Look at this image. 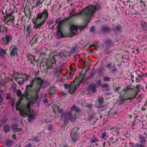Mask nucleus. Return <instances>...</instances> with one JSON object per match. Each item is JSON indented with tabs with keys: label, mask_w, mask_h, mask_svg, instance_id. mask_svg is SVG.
<instances>
[{
	"label": "nucleus",
	"mask_w": 147,
	"mask_h": 147,
	"mask_svg": "<svg viewBox=\"0 0 147 147\" xmlns=\"http://www.w3.org/2000/svg\"><path fill=\"white\" fill-rule=\"evenodd\" d=\"M100 9V6L99 5L96 3L94 6L92 5L86 7L80 13L74 14L70 16H77L82 15L85 19L89 20L96 11Z\"/></svg>",
	"instance_id": "obj_1"
},
{
	"label": "nucleus",
	"mask_w": 147,
	"mask_h": 147,
	"mask_svg": "<svg viewBox=\"0 0 147 147\" xmlns=\"http://www.w3.org/2000/svg\"><path fill=\"white\" fill-rule=\"evenodd\" d=\"M23 98H20L18 100L17 102L16 103V109L20 111V113L22 117H26L27 116L31 118H33V115L31 113V111L30 109V105L31 103H28L27 105V109H20V104L22 99Z\"/></svg>",
	"instance_id": "obj_2"
},
{
	"label": "nucleus",
	"mask_w": 147,
	"mask_h": 147,
	"mask_svg": "<svg viewBox=\"0 0 147 147\" xmlns=\"http://www.w3.org/2000/svg\"><path fill=\"white\" fill-rule=\"evenodd\" d=\"M87 25V24H86L85 26H76L72 25L71 26L69 29L71 32L75 35L83 30Z\"/></svg>",
	"instance_id": "obj_3"
},
{
	"label": "nucleus",
	"mask_w": 147,
	"mask_h": 147,
	"mask_svg": "<svg viewBox=\"0 0 147 147\" xmlns=\"http://www.w3.org/2000/svg\"><path fill=\"white\" fill-rule=\"evenodd\" d=\"M48 16V13L47 11L46 10H45L42 13H38L36 15V18L35 20V22H38L42 18L43 19L41 21H43L44 22Z\"/></svg>",
	"instance_id": "obj_4"
},
{
	"label": "nucleus",
	"mask_w": 147,
	"mask_h": 147,
	"mask_svg": "<svg viewBox=\"0 0 147 147\" xmlns=\"http://www.w3.org/2000/svg\"><path fill=\"white\" fill-rule=\"evenodd\" d=\"M56 60L54 57L52 58L51 59H49L46 62L47 69H55L57 67L56 64Z\"/></svg>",
	"instance_id": "obj_5"
},
{
	"label": "nucleus",
	"mask_w": 147,
	"mask_h": 147,
	"mask_svg": "<svg viewBox=\"0 0 147 147\" xmlns=\"http://www.w3.org/2000/svg\"><path fill=\"white\" fill-rule=\"evenodd\" d=\"M34 83H36L38 85V86H42L43 84V80L40 78H34L30 82V84L26 86L27 89L28 90L30 87V88L32 87L33 86V85Z\"/></svg>",
	"instance_id": "obj_6"
},
{
	"label": "nucleus",
	"mask_w": 147,
	"mask_h": 147,
	"mask_svg": "<svg viewBox=\"0 0 147 147\" xmlns=\"http://www.w3.org/2000/svg\"><path fill=\"white\" fill-rule=\"evenodd\" d=\"M78 129L77 128H73L71 132V137L72 142H75L79 139L78 135Z\"/></svg>",
	"instance_id": "obj_7"
},
{
	"label": "nucleus",
	"mask_w": 147,
	"mask_h": 147,
	"mask_svg": "<svg viewBox=\"0 0 147 147\" xmlns=\"http://www.w3.org/2000/svg\"><path fill=\"white\" fill-rule=\"evenodd\" d=\"M18 47L17 45L13 44L11 45L9 49L10 54L12 57H15L18 56Z\"/></svg>",
	"instance_id": "obj_8"
},
{
	"label": "nucleus",
	"mask_w": 147,
	"mask_h": 147,
	"mask_svg": "<svg viewBox=\"0 0 147 147\" xmlns=\"http://www.w3.org/2000/svg\"><path fill=\"white\" fill-rule=\"evenodd\" d=\"M12 37L10 35H6L4 37H3L2 39L3 41L4 45H7L9 43L11 40Z\"/></svg>",
	"instance_id": "obj_9"
},
{
	"label": "nucleus",
	"mask_w": 147,
	"mask_h": 147,
	"mask_svg": "<svg viewBox=\"0 0 147 147\" xmlns=\"http://www.w3.org/2000/svg\"><path fill=\"white\" fill-rule=\"evenodd\" d=\"M77 84L75 83L71 82L69 85V90L68 92L70 94H72L74 92L75 90L76 89V86Z\"/></svg>",
	"instance_id": "obj_10"
},
{
	"label": "nucleus",
	"mask_w": 147,
	"mask_h": 147,
	"mask_svg": "<svg viewBox=\"0 0 147 147\" xmlns=\"http://www.w3.org/2000/svg\"><path fill=\"white\" fill-rule=\"evenodd\" d=\"M110 131L113 136H118L119 134V129L117 127L111 128L110 129Z\"/></svg>",
	"instance_id": "obj_11"
},
{
	"label": "nucleus",
	"mask_w": 147,
	"mask_h": 147,
	"mask_svg": "<svg viewBox=\"0 0 147 147\" xmlns=\"http://www.w3.org/2000/svg\"><path fill=\"white\" fill-rule=\"evenodd\" d=\"M70 115H71V112H69L67 113H65L64 115L62 114L61 115L62 119L65 120V121H67L69 119Z\"/></svg>",
	"instance_id": "obj_12"
},
{
	"label": "nucleus",
	"mask_w": 147,
	"mask_h": 147,
	"mask_svg": "<svg viewBox=\"0 0 147 147\" xmlns=\"http://www.w3.org/2000/svg\"><path fill=\"white\" fill-rule=\"evenodd\" d=\"M61 23H60L59 24V26H61ZM60 26H59V27H58V31L56 32V34L58 38H63V37L62 33L60 30Z\"/></svg>",
	"instance_id": "obj_13"
},
{
	"label": "nucleus",
	"mask_w": 147,
	"mask_h": 147,
	"mask_svg": "<svg viewBox=\"0 0 147 147\" xmlns=\"http://www.w3.org/2000/svg\"><path fill=\"white\" fill-rule=\"evenodd\" d=\"M12 129L15 132L22 131V128H19L18 125L17 124H14L12 126Z\"/></svg>",
	"instance_id": "obj_14"
},
{
	"label": "nucleus",
	"mask_w": 147,
	"mask_h": 147,
	"mask_svg": "<svg viewBox=\"0 0 147 147\" xmlns=\"http://www.w3.org/2000/svg\"><path fill=\"white\" fill-rule=\"evenodd\" d=\"M22 77L24 78L25 81L29 80L31 82L33 78L30 75H27L26 74H22Z\"/></svg>",
	"instance_id": "obj_15"
},
{
	"label": "nucleus",
	"mask_w": 147,
	"mask_h": 147,
	"mask_svg": "<svg viewBox=\"0 0 147 147\" xmlns=\"http://www.w3.org/2000/svg\"><path fill=\"white\" fill-rule=\"evenodd\" d=\"M27 57L32 63L34 64L35 63V58L32 55L30 54H28L27 56Z\"/></svg>",
	"instance_id": "obj_16"
},
{
	"label": "nucleus",
	"mask_w": 147,
	"mask_h": 147,
	"mask_svg": "<svg viewBox=\"0 0 147 147\" xmlns=\"http://www.w3.org/2000/svg\"><path fill=\"white\" fill-rule=\"evenodd\" d=\"M102 31L105 33H109L111 31V29L110 27L108 26H105L102 28Z\"/></svg>",
	"instance_id": "obj_17"
},
{
	"label": "nucleus",
	"mask_w": 147,
	"mask_h": 147,
	"mask_svg": "<svg viewBox=\"0 0 147 147\" xmlns=\"http://www.w3.org/2000/svg\"><path fill=\"white\" fill-rule=\"evenodd\" d=\"M140 24L143 29L145 30H147V22L144 20H141Z\"/></svg>",
	"instance_id": "obj_18"
},
{
	"label": "nucleus",
	"mask_w": 147,
	"mask_h": 147,
	"mask_svg": "<svg viewBox=\"0 0 147 147\" xmlns=\"http://www.w3.org/2000/svg\"><path fill=\"white\" fill-rule=\"evenodd\" d=\"M44 23L43 21H41L40 23H38V22H35V21H34V28H40L42 25Z\"/></svg>",
	"instance_id": "obj_19"
},
{
	"label": "nucleus",
	"mask_w": 147,
	"mask_h": 147,
	"mask_svg": "<svg viewBox=\"0 0 147 147\" xmlns=\"http://www.w3.org/2000/svg\"><path fill=\"white\" fill-rule=\"evenodd\" d=\"M89 90L92 92H95L96 90V85L94 84H92L89 86L88 87Z\"/></svg>",
	"instance_id": "obj_20"
},
{
	"label": "nucleus",
	"mask_w": 147,
	"mask_h": 147,
	"mask_svg": "<svg viewBox=\"0 0 147 147\" xmlns=\"http://www.w3.org/2000/svg\"><path fill=\"white\" fill-rule=\"evenodd\" d=\"M16 94L20 98H22L23 96H24V94H22V92L20 89L17 90Z\"/></svg>",
	"instance_id": "obj_21"
},
{
	"label": "nucleus",
	"mask_w": 147,
	"mask_h": 147,
	"mask_svg": "<svg viewBox=\"0 0 147 147\" xmlns=\"http://www.w3.org/2000/svg\"><path fill=\"white\" fill-rule=\"evenodd\" d=\"M138 136L141 141V142H145L146 138L144 137L142 135L140 134H138Z\"/></svg>",
	"instance_id": "obj_22"
},
{
	"label": "nucleus",
	"mask_w": 147,
	"mask_h": 147,
	"mask_svg": "<svg viewBox=\"0 0 147 147\" xmlns=\"http://www.w3.org/2000/svg\"><path fill=\"white\" fill-rule=\"evenodd\" d=\"M69 119L71 122H73L76 119V117L75 114H72L71 113V115H70Z\"/></svg>",
	"instance_id": "obj_23"
},
{
	"label": "nucleus",
	"mask_w": 147,
	"mask_h": 147,
	"mask_svg": "<svg viewBox=\"0 0 147 147\" xmlns=\"http://www.w3.org/2000/svg\"><path fill=\"white\" fill-rule=\"evenodd\" d=\"M9 127L8 125L6 124L3 127L4 131L7 133L9 131Z\"/></svg>",
	"instance_id": "obj_24"
},
{
	"label": "nucleus",
	"mask_w": 147,
	"mask_h": 147,
	"mask_svg": "<svg viewBox=\"0 0 147 147\" xmlns=\"http://www.w3.org/2000/svg\"><path fill=\"white\" fill-rule=\"evenodd\" d=\"M6 54V51L5 50L2 49H0V56L3 57Z\"/></svg>",
	"instance_id": "obj_25"
},
{
	"label": "nucleus",
	"mask_w": 147,
	"mask_h": 147,
	"mask_svg": "<svg viewBox=\"0 0 147 147\" xmlns=\"http://www.w3.org/2000/svg\"><path fill=\"white\" fill-rule=\"evenodd\" d=\"M59 69H55L54 71L53 74L57 76L60 73L61 70L60 69L61 68H59Z\"/></svg>",
	"instance_id": "obj_26"
},
{
	"label": "nucleus",
	"mask_w": 147,
	"mask_h": 147,
	"mask_svg": "<svg viewBox=\"0 0 147 147\" xmlns=\"http://www.w3.org/2000/svg\"><path fill=\"white\" fill-rule=\"evenodd\" d=\"M43 1L41 0H38L36 3V5L38 7H40L42 4Z\"/></svg>",
	"instance_id": "obj_27"
},
{
	"label": "nucleus",
	"mask_w": 147,
	"mask_h": 147,
	"mask_svg": "<svg viewBox=\"0 0 147 147\" xmlns=\"http://www.w3.org/2000/svg\"><path fill=\"white\" fill-rule=\"evenodd\" d=\"M98 142V140L96 138L94 137L93 138H91L90 139V143L91 144H93Z\"/></svg>",
	"instance_id": "obj_28"
},
{
	"label": "nucleus",
	"mask_w": 147,
	"mask_h": 147,
	"mask_svg": "<svg viewBox=\"0 0 147 147\" xmlns=\"http://www.w3.org/2000/svg\"><path fill=\"white\" fill-rule=\"evenodd\" d=\"M95 76V71L94 69L92 70L90 72L89 78H92Z\"/></svg>",
	"instance_id": "obj_29"
},
{
	"label": "nucleus",
	"mask_w": 147,
	"mask_h": 147,
	"mask_svg": "<svg viewBox=\"0 0 147 147\" xmlns=\"http://www.w3.org/2000/svg\"><path fill=\"white\" fill-rule=\"evenodd\" d=\"M108 136V134L104 132L102 134V138L105 140H106Z\"/></svg>",
	"instance_id": "obj_30"
},
{
	"label": "nucleus",
	"mask_w": 147,
	"mask_h": 147,
	"mask_svg": "<svg viewBox=\"0 0 147 147\" xmlns=\"http://www.w3.org/2000/svg\"><path fill=\"white\" fill-rule=\"evenodd\" d=\"M71 110L74 111L75 112H78L79 111L78 108L75 105H73L71 108Z\"/></svg>",
	"instance_id": "obj_31"
},
{
	"label": "nucleus",
	"mask_w": 147,
	"mask_h": 147,
	"mask_svg": "<svg viewBox=\"0 0 147 147\" xmlns=\"http://www.w3.org/2000/svg\"><path fill=\"white\" fill-rule=\"evenodd\" d=\"M110 71L112 73H115L116 72V69L115 67V64H114L112 66L111 70H110Z\"/></svg>",
	"instance_id": "obj_32"
},
{
	"label": "nucleus",
	"mask_w": 147,
	"mask_h": 147,
	"mask_svg": "<svg viewBox=\"0 0 147 147\" xmlns=\"http://www.w3.org/2000/svg\"><path fill=\"white\" fill-rule=\"evenodd\" d=\"M41 86H37L35 88L34 91L35 92L36 94H37L39 91L40 90L41 88Z\"/></svg>",
	"instance_id": "obj_33"
},
{
	"label": "nucleus",
	"mask_w": 147,
	"mask_h": 147,
	"mask_svg": "<svg viewBox=\"0 0 147 147\" xmlns=\"http://www.w3.org/2000/svg\"><path fill=\"white\" fill-rule=\"evenodd\" d=\"M112 41L110 40H108L105 42V44L106 45H110L112 43Z\"/></svg>",
	"instance_id": "obj_34"
},
{
	"label": "nucleus",
	"mask_w": 147,
	"mask_h": 147,
	"mask_svg": "<svg viewBox=\"0 0 147 147\" xmlns=\"http://www.w3.org/2000/svg\"><path fill=\"white\" fill-rule=\"evenodd\" d=\"M144 76L143 74L141 72H140V73L137 75V77L138 78H139L140 79H141V80L142 79V77Z\"/></svg>",
	"instance_id": "obj_35"
},
{
	"label": "nucleus",
	"mask_w": 147,
	"mask_h": 147,
	"mask_svg": "<svg viewBox=\"0 0 147 147\" xmlns=\"http://www.w3.org/2000/svg\"><path fill=\"white\" fill-rule=\"evenodd\" d=\"M133 147H144V145L137 143L133 146Z\"/></svg>",
	"instance_id": "obj_36"
},
{
	"label": "nucleus",
	"mask_w": 147,
	"mask_h": 147,
	"mask_svg": "<svg viewBox=\"0 0 147 147\" xmlns=\"http://www.w3.org/2000/svg\"><path fill=\"white\" fill-rule=\"evenodd\" d=\"M110 78L109 77L105 76L103 78V80L104 81L109 82L110 81Z\"/></svg>",
	"instance_id": "obj_37"
},
{
	"label": "nucleus",
	"mask_w": 147,
	"mask_h": 147,
	"mask_svg": "<svg viewBox=\"0 0 147 147\" xmlns=\"http://www.w3.org/2000/svg\"><path fill=\"white\" fill-rule=\"evenodd\" d=\"M14 17L13 16L10 15L7 18V20H13L14 19Z\"/></svg>",
	"instance_id": "obj_38"
},
{
	"label": "nucleus",
	"mask_w": 147,
	"mask_h": 147,
	"mask_svg": "<svg viewBox=\"0 0 147 147\" xmlns=\"http://www.w3.org/2000/svg\"><path fill=\"white\" fill-rule=\"evenodd\" d=\"M98 101L100 103H102L103 102V98L102 97L99 98H98Z\"/></svg>",
	"instance_id": "obj_39"
},
{
	"label": "nucleus",
	"mask_w": 147,
	"mask_h": 147,
	"mask_svg": "<svg viewBox=\"0 0 147 147\" xmlns=\"http://www.w3.org/2000/svg\"><path fill=\"white\" fill-rule=\"evenodd\" d=\"M111 64V63H108L107 65V67L109 69L110 71V70H111V68H112Z\"/></svg>",
	"instance_id": "obj_40"
},
{
	"label": "nucleus",
	"mask_w": 147,
	"mask_h": 147,
	"mask_svg": "<svg viewBox=\"0 0 147 147\" xmlns=\"http://www.w3.org/2000/svg\"><path fill=\"white\" fill-rule=\"evenodd\" d=\"M61 20V18L60 17L56 19L55 22L56 23H59Z\"/></svg>",
	"instance_id": "obj_41"
},
{
	"label": "nucleus",
	"mask_w": 147,
	"mask_h": 147,
	"mask_svg": "<svg viewBox=\"0 0 147 147\" xmlns=\"http://www.w3.org/2000/svg\"><path fill=\"white\" fill-rule=\"evenodd\" d=\"M76 11V9L75 8H73L71 9L70 12L69 13V15H71L74 12Z\"/></svg>",
	"instance_id": "obj_42"
},
{
	"label": "nucleus",
	"mask_w": 147,
	"mask_h": 147,
	"mask_svg": "<svg viewBox=\"0 0 147 147\" xmlns=\"http://www.w3.org/2000/svg\"><path fill=\"white\" fill-rule=\"evenodd\" d=\"M95 27L94 26H92L90 29V32H93L95 30Z\"/></svg>",
	"instance_id": "obj_43"
},
{
	"label": "nucleus",
	"mask_w": 147,
	"mask_h": 147,
	"mask_svg": "<svg viewBox=\"0 0 147 147\" xmlns=\"http://www.w3.org/2000/svg\"><path fill=\"white\" fill-rule=\"evenodd\" d=\"M24 81H25V80L24 78H23V80L19 81L18 83L20 84H24Z\"/></svg>",
	"instance_id": "obj_44"
},
{
	"label": "nucleus",
	"mask_w": 147,
	"mask_h": 147,
	"mask_svg": "<svg viewBox=\"0 0 147 147\" xmlns=\"http://www.w3.org/2000/svg\"><path fill=\"white\" fill-rule=\"evenodd\" d=\"M58 112L60 114H62L63 112V110L61 109H58Z\"/></svg>",
	"instance_id": "obj_45"
},
{
	"label": "nucleus",
	"mask_w": 147,
	"mask_h": 147,
	"mask_svg": "<svg viewBox=\"0 0 147 147\" xmlns=\"http://www.w3.org/2000/svg\"><path fill=\"white\" fill-rule=\"evenodd\" d=\"M108 86V84H102L101 86L102 88H104L107 87Z\"/></svg>",
	"instance_id": "obj_46"
},
{
	"label": "nucleus",
	"mask_w": 147,
	"mask_h": 147,
	"mask_svg": "<svg viewBox=\"0 0 147 147\" xmlns=\"http://www.w3.org/2000/svg\"><path fill=\"white\" fill-rule=\"evenodd\" d=\"M121 26H117L116 27V29L117 30H120L121 28Z\"/></svg>",
	"instance_id": "obj_47"
},
{
	"label": "nucleus",
	"mask_w": 147,
	"mask_h": 147,
	"mask_svg": "<svg viewBox=\"0 0 147 147\" xmlns=\"http://www.w3.org/2000/svg\"><path fill=\"white\" fill-rule=\"evenodd\" d=\"M39 73V72L38 71L35 72L34 73L33 75H34L35 76H38Z\"/></svg>",
	"instance_id": "obj_48"
},
{
	"label": "nucleus",
	"mask_w": 147,
	"mask_h": 147,
	"mask_svg": "<svg viewBox=\"0 0 147 147\" xmlns=\"http://www.w3.org/2000/svg\"><path fill=\"white\" fill-rule=\"evenodd\" d=\"M126 100V99H124V98H121V99L120 100V103H121V104H123L124 101L125 100Z\"/></svg>",
	"instance_id": "obj_49"
},
{
	"label": "nucleus",
	"mask_w": 147,
	"mask_h": 147,
	"mask_svg": "<svg viewBox=\"0 0 147 147\" xmlns=\"http://www.w3.org/2000/svg\"><path fill=\"white\" fill-rule=\"evenodd\" d=\"M3 99L1 95L0 94V103H1V102L3 100Z\"/></svg>",
	"instance_id": "obj_50"
},
{
	"label": "nucleus",
	"mask_w": 147,
	"mask_h": 147,
	"mask_svg": "<svg viewBox=\"0 0 147 147\" xmlns=\"http://www.w3.org/2000/svg\"><path fill=\"white\" fill-rule=\"evenodd\" d=\"M47 23L49 24H52L53 23V21L52 20H49L47 22Z\"/></svg>",
	"instance_id": "obj_51"
},
{
	"label": "nucleus",
	"mask_w": 147,
	"mask_h": 147,
	"mask_svg": "<svg viewBox=\"0 0 147 147\" xmlns=\"http://www.w3.org/2000/svg\"><path fill=\"white\" fill-rule=\"evenodd\" d=\"M69 87V85L67 84H66L64 85V87L66 89H68Z\"/></svg>",
	"instance_id": "obj_52"
},
{
	"label": "nucleus",
	"mask_w": 147,
	"mask_h": 147,
	"mask_svg": "<svg viewBox=\"0 0 147 147\" xmlns=\"http://www.w3.org/2000/svg\"><path fill=\"white\" fill-rule=\"evenodd\" d=\"M136 82L137 83L139 82H140V80H141V79H140L139 78H138L137 77H136Z\"/></svg>",
	"instance_id": "obj_53"
},
{
	"label": "nucleus",
	"mask_w": 147,
	"mask_h": 147,
	"mask_svg": "<svg viewBox=\"0 0 147 147\" xmlns=\"http://www.w3.org/2000/svg\"><path fill=\"white\" fill-rule=\"evenodd\" d=\"M136 51H132V52L134 53H134H135L136 54H138L139 52V50L138 49H137L136 50Z\"/></svg>",
	"instance_id": "obj_54"
},
{
	"label": "nucleus",
	"mask_w": 147,
	"mask_h": 147,
	"mask_svg": "<svg viewBox=\"0 0 147 147\" xmlns=\"http://www.w3.org/2000/svg\"><path fill=\"white\" fill-rule=\"evenodd\" d=\"M121 88V87L120 86H118L115 89V91L116 92H118L119 90V89Z\"/></svg>",
	"instance_id": "obj_55"
},
{
	"label": "nucleus",
	"mask_w": 147,
	"mask_h": 147,
	"mask_svg": "<svg viewBox=\"0 0 147 147\" xmlns=\"http://www.w3.org/2000/svg\"><path fill=\"white\" fill-rule=\"evenodd\" d=\"M52 126L51 125H49L48 126V129L49 130H52Z\"/></svg>",
	"instance_id": "obj_56"
},
{
	"label": "nucleus",
	"mask_w": 147,
	"mask_h": 147,
	"mask_svg": "<svg viewBox=\"0 0 147 147\" xmlns=\"http://www.w3.org/2000/svg\"><path fill=\"white\" fill-rule=\"evenodd\" d=\"M32 145L30 143H29L27 145L25 146V147H31Z\"/></svg>",
	"instance_id": "obj_57"
},
{
	"label": "nucleus",
	"mask_w": 147,
	"mask_h": 147,
	"mask_svg": "<svg viewBox=\"0 0 147 147\" xmlns=\"http://www.w3.org/2000/svg\"><path fill=\"white\" fill-rule=\"evenodd\" d=\"M12 137L14 139H16V136L15 134H13L12 135Z\"/></svg>",
	"instance_id": "obj_58"
},
{
	"label": "nucleus",
	"mask_w": 147,
	"mask_h": 147,
	"mask_svg": "<svg viewBox=\"0 0 147 147\" xmlns=\"http://www.w3.org/2000/svg\"><path fill=\"white\" fill-rule=\"evenodd\" d=\"M83 77L82 76L81 80L79 78L78 81L79 82H79V83H78V84H79L80 83V82H81L83 80Z\"/></svg>",
	"instance_id": "obj_59"
},
{
	"label": "nucleus",
	"mask_w": 147,
	"mask_h": 147,
	"mask_svg": "<svg viewBox=\"0 0 147 147\" xmlns=\"http://www.w3.org/2000/svg\"><path fill=\"white\" fill-rule=\"evenodd\" d=\"M140 84H137L136 86V87L137 89H138L140 87Z\"/></svg>",
	"instance_id": "obj_60"
},
{
	"label": "nucleus",
	"mask_w": 147,
	"mask_h": 147,
	"mask_svg": "<svg viewBox=\"0 0 147 147\" xmlns=\"http://www.w3.org/2000/svg\"><path fill=\"white\" fill-rule=\"evenodd\" d=\"M43 101L45 103H47L48 102L46 98L43 99Z\"/></svg>",
	"instance_id": "obj_61"
},
{
	"label": "nucleus",
	"mask_w": 147,
	"mask_h": 147,
	"mask_svg": "<svg viewBox=\"0 0 147 147\" xmlns=\"http://www.w3.org/2000/svg\"><path fill=\"white\" fill-rule=\"evenodd\" d=\"M109 140L110 142H112L113 140V137H111L110 138Z\"/></svg>",
	"instance_id": "obj_62"
},
{
	"label": "nucleus",
	"mask_w": 147,
	"mask_h": 147,
	"mask_svg": "<svg viewBox=\"0 0 147 147\" xmlns=\"http://www.w3.org/2000/svg\"><path fill=\"white\" fill-rule=\"evenodd\" d=\"M131 89L130 88H129L128 87H126L125 88L124 90H128V89Z\"/></svg>",
	"instance_id": "obj_63"
},
{
	"label": "nucleus",
	"mask_w": 147,
	"mask_h": 147,
	"mask_svg": "<svg viewBox=\"0 0 147 147\" xmlns=\"http://www.w3.org/2000/svg\"><path fill=\"white\" fill-rule=\"evenodd\" d=\"M11 104L12 106H13L14 105V103L13 101H11Z\"/></svg>",
	"instance_id": "obj_64"
}]
</instances>
